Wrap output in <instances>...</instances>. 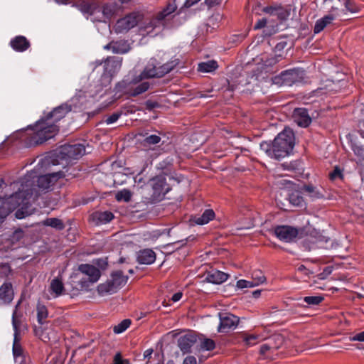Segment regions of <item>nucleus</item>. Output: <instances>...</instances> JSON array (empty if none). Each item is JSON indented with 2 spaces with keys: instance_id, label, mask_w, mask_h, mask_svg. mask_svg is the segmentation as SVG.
<instances>
[{
  "instance_id": "nucleus-64",
  "label": "nucleus",
  "mask_w": 364,
  "mask_h": 364,
  "mask_svg": "<svg viewBox=\"0 0 364 364\" xmlns=\"http://www.w3.org/2000/svg\"><path fill=\"white\" fill-rule=\"evenodd\" d=\"M152 353V349H147L146 350L144 351V356L145 358H149L151 355Z\"/></svg>"
},
{
  "instance_id": "nucleus-30",
  "label": "nucleus",
  "mask_w": 364,
  "mask_h": 364,
  "mask_svg": "<svg viewBox=\"0 0 364 364\" xmlns=\"http://www.w3.org/2000/svg\"><path fill=\"white\" fill-rule=\"evenodd\" d=\"M44 226L51 227L58 230H62L65 228V225L62 220L57 218H48L41 222Z\"/></svg>"
},
{
  "instance_id": "nucleus-27",
  "label": "nucleus",
  "mask_w": 364,
  "mask_h": 364,
  "mask_svg": "<svg viewBox=\"0 0 364 364\" xmlns=\"http://www.w3.org/2000/svg\"><path fill=\"white\" fill-rule=\"evenodd\" d=\"M113 53L117 54H124L128 53L131 47L126 40L112 41Z\"/></svg>"
},
{
  "instance_id": "nucleus-23",
  "label": "nucleus",
  "mask_w": 364,
  "mask_h": 364,
  "mask_svg": "<svg viewBox=\"0 0 364 364\" xmlns=\"http://www.w3.org/2000/svg\"><path fill=\"white\" fill-rule=\"evenodd\" d=\"M196 342V337L191 334H186L178 340V345L183 353H189L191 347Z\"/></svg>"
},
{
  "instance_id": "nucleus-54",
  "label": "nucleus",
  "mask_w": 364,
  "mask_h": 364,
  "mask_svg": "<svg viewBox=\"0 0 364 364\" xmlns=\"http://www.w3.org/2000/svg\"><path fill=\"white\" fill-rule=\"evenodd\" d=\"M332 272V267H326L323 272H321V274H319L318 275V277L319 279H325L326 277H328V275H330Z\"/></svg>"
},
{
  "instance_id": "nucleus-5",
  "label": "nucleus",
  "mask_w": 364,
  "mask_h": 364,
  "mask_svg": "<svg viewBox=\"0 0 364 364\" xmlns=\"http://www.w3.org/2000/svg\"><path fill=\"white\" fill-rule=\"evenodd\" d=\"M111 277V280L100 284L97 287V291L100 294H113L116 292L119 287L124 286L128 280V277L124 276L123 272L121 270L112 272Z\"/></svg>"
},
{
  "instance_id": "nucleus-36",
  "label": "nucleus",
  "mask_w": 364,
  "mask_h": 364,
  "mask_svg": "<svg viewBox=\"0 0 364 364\" xmlns=\"http://www.w3.org/2000/svg\"><path fill=\"white\" fill-rule=\"evenodd\" d=\"M302 190L307 193L309 196L312 198H321L323 195L319 192V191L312 184L304 185L302 187Z\"/></svg>"
},
{
  "instance_id": "nucleus-10",
  "label": "nucleus",
  "mask_w": 364,
  "mask_h": 364,
  "mask_svg": "<svg viewBox=\"0 0 364 364\" xmlns=\"http://www.w3.org/2000/svg\"><path fill=\"white\" fill-rule=\"evenodd\" d=\"M220 323L218 327V331L220 333H227L232 329L236 328L239 324V317L229 312L218 314Z\"/></svg>"
},
{
  "instance_id": "nucleus-56",
  "label": "nucleus",
  "mask_w": 364,
  "mask_h": 364,
  "mask_svg": "<svg viewBox=\"0 0 364 364\" xmlns=\"http://www.w3.org/2000/svg\"><path fill=\"white\" fill-rule=\"evenodd\" d=\"M297 271L308 277L313 274V272L308 269L304 264L299 265L297 268Z\"/></svg>"
},
{
  "instance_id": "nucleus-37",
  "label": "nucleus",
  "mask_w": 364,
  "mask_h": 364,
  "mask_svg": "<svg viewBox=\"0 0 364 364\" xmlns=\"http://www.w3.org/2000/svg\"><path fill=\"white\" fill-rule=\"evenodd\" d=\"M38 322L43 324L48 317V310L45 305L38 304L36 307Z\"/></svg>"
},
{
  "instance_id": "nucleus-63",
  "label": "nucleus",
  "mask_w": 364,
  "mask_h": 364,
  "mask_svg": "<svg viewBox=\"0 0 364 364\" xmlns=\"http://www.w3.org/2000/svg\"><path fill=\"white\" fill-rule=\"evenodd\" d=\"M328 241V239L326 238L325 237H320L318 240L317 242L320 245L319 247H321V244L325 242L326 243Z\"/></svg>"
},
{
  "instance_id": "nucleus-40",
  "label": "nucleus",
  "mask_w": 364,
  "mask_h": 364,
  "mask_svg": "<svg viewBox=\"0 0 364 364\" xmlns=\"http://www.w3.org/2000/svg\"><path fill=\"white\" fill-rule=\"evenodd\" d=\"M80 11L83 14H87L90 16H95L98 13L100 14V9L90 4H82L80 6Z\"/></svg>"
},
{
  "instance_id": "nucleus-59",
  "label": "nucleus",
  "mask_w": 364,
  "mask_h": 364,
  "mask_svg": "<svg viewBox=\"0 0 364 364\" xmlns=\"http://www.w3.org/2000/svg\"><path fill=\"white\" fill-rule=\"evenodd\" d=\"M223 0H205V3L208 7H213L218 5L222 2Z\"/></svg>"
},
{
  "instance_id": "nucleus-28",
  "label": "nucleus",
  "mask_w": 364,
  "mask_h": 364,
  "mask_svg": "<svg viewBox=\"0 0 364 364\" xmlns=\"http://www.w3.org/2000/svg\"><path fill=\"white\" fill-rule=\"evenodd\" d=\"M176 8L177 6L174 2H168L166 6L156 16L159 18V20H160V21H162V23L165 26L166 18L172 13H173Z\"/></svg>"
},
{
  "instance_id": "nucleus-35",
  "label": "nucleus",
  "mask_w": 364,
  "mask_h": 364,
  "mask_svg": "<svg viewBox=\"0 0 364 364\" xmlns=\"http://www.w3.org/2000/svg\"><path fill=\"white\" fill-rule=\"evenodd\" d=\"M50 289L55 294V297H58L64 291V285L60 279L55 278L50 283Z\"/></svg>"
},
{
  "instance_id": "nucleus-44",
  "label": "nucleus",
  "mask_w": 364,
  "mask_h": 364,
  "mask_svg": "<svg viewBox=\"0 0 364 364\" xmlns=\"http://www.w3.org/2000/svg\"><path fill=\"white\" fill-rule=\"evenodd\" d=\"M324 298L322 296H309L304 298V301L309 306H316L323 301Z\"/></svg>"
},
{
  "instance_id": "nucleus-49",
  "label": "nucleus",
  "mask_w": 364,
  "mask_h": 364,
  "mask_svg": "<svg viewBox=\"0 0 364 364\" xmlns=\"http://www.w3.org/2000/svg\"><path fill=\"white\" fill-rule=\"evenodd\" d=\"M121 115H122L121 112H114L113 114H112L111 115H109V117H107L105 119V122L107 124H111L112 123H114L115 122H117L118 120V119L121 117Z\"/></svg>"
},
{
  "instance_id": "nucleus-8",
  "label": "nucleus",
  "mask_w": 364,
  "mask_h": 364,
  "mask_svg": "<svg viewBox=\"0 0 364 364\" xmlns=\"http://www.w3.org/2000/svg\"><path fill=\"white\" fill-rule=\"evenodd\" d=\"M144 16L141 13L132 12L117 20L114 26V30L117 33H127L141 22Z\"/></svg>"
},
{
  "instance_id": "nucleus-50",
  "label": "nucleus",
  "mask_w": 364,
  "mask_h": 364,
  "mask_svg": "<svg viewBox=\"0 0 364 364\" xmlns=\"http://www.w3.org/2000/svg\"><path fill=\"white\" fill-rule=\"evenodd\" d=\"M352 149L356 156L364 159V148L362 146L354 144L352 145Z\"/></svg>"
},
{
  "instance_id": "nucleus-17",
  "label": "nucleus",
  "mask_w": 364,
  "mask_h": 364,
  "mask_svg": "<svg viewBox=\"0 0 364 364\" xmlns=\"http://www.w3.org/2000/svg\"><path fill=\"white\" fill-rule=\"evenodd\" d=\"M14 297V291L11 282H4L0 287V304H9Z\"/></svg>"
},
{
  "instance_id": "nucleus-6",
  "label": "nucleus",
  "mask_w": 364,
  "mask_h": 364,
  "mask_svg": "<svg viewBox=\"0 0 364 364\" xmlns=\"http://www.w3.org/2000/svg\"><path fill=\"white\" fill-rule=\"evenodd\" d=\"M149 186L151 188V194L149 198L151 203L161 200L170 190L166 178L162 176H158L151 179Z\"/></svg>"
},
{
  "instance_id": "nucleus-22",
  "label": "nucleus",
  "mask_w": 364,
  "mask_h": 364,
  "mask_svg": "<svg viewBox=\"0 0 364 364\" xmlns=\"http://www.w3.org/2000/svg\"><path fill=\"white\" fill-rule=\"evenodd\" d=\"M156 260V253L151 249H143L136 253V261L141 264H151Z\"/></svg>"
},
{
  "instance_id": "nucleus-62",
  "label": "nucleus",
  "mask_w": 364,
  "mask_h": 364,
  "mask_svg": "<svg viewBox=\"0 0 364 364\" xmlns=\"http://www.w3.org/2000/svg\"><path fill=\"white\" fill-rule=\"evenodd\" d=\"M359 133L360 136L364 138V122L359 123Z\"/></svg>"
},
{
  "instance_id": "nucleus-29",
  "label": "nucleus",
  "mask_w": 364,
  "mask_h": 364,
  "mask_svg": "<svg viewBox=\"0 0 364 364\" xmlns=\"http://www.w3.org/2000/svg\"><path fill=\"white\" fill-rule=\"evenodd\" d=\"M92 217L94 220H97V223L106 224L114 218V215L110 211H103L95 213Z\"/></svg>"
},
{
  "instance_id": "nucleus-15",
  "label": "nucleus",
  "mask_w": 364,
  "mask_h": 364,
  "mask_svg": "<svg viewBox=\"0 0 364 364\" xmlns=\"http://www.w3.org/2000/svg\"><path fill=\"white\" fill-rule=\"evenodd\" d=\"M293 119L301 127H307L311 123V118L306 108H296L293 112Z\"/></svg>"
},
{
  "instance_id": "nucleus-16",
  "label": "nucleus",
  "mask_w": 364,
  "mask_h": 364,
  "mask_svg": "<svg viewBox=\"0 0 364 364\" xmlns=\"http://www.w3.org/2000/svg\"><path fill=\"white\" fill-rule=\"evenodd\" d=\"M160 132L155 131L154 134H149L146 131H143L138 133V136H142L144 139L141 141V144L144 146L151 148L152 146L159 144L161 141Z\"/></svg>"
},
{
  "instance_id": "nucleus-20",
  "label": "nucleus",
  "mask_w": 364,
  "mask_h": 364,
  "mask_svg": "<svg viewBox=\"0 0 364 364\" xmlns=\"http://www.w3.org/2000/svg\"><path fill=\"white\" fill-rule=\"evenodd\" d=\"M229 277V274L215 269L207 272L205 280L214 284H220L225 282Z\"/></svg>"
},
{
  "instance_id": "nucleus-52",
  "label": "nucleus",
  "mask_w": 364,
  "mask_h": 364,
  "mask_svg": "<svg viewBox=\"0 0 364 364\" xmlns=\"http://www.w3.org/2000/svg\"><path fill=\"white\" fill-rule=\"evenodd\" d=\"M145 107L147 110L151 111L156 107H159V105L157 102L147 100L145 102Z\"/></svg>"
},
{
  "instance_id": "nucleus-38",
  "label": "nucleus",
  "mask_w": 364,
  "mask_h": 364,
  "mask_svg": "<svg viewBox=\"0 0 364 364\" xmlns=\"http://www.w3.org/2000/svg\"><path fill=\"white\" fill-rule=\"evenodd\" d=\"M21 315L14 311L12 314V326L14 330V336L18 337L19 327L21 324Z\"/></svg>"
},
{
  "instance_id": "nucleus-26",
  "label": "nucleus",
  "mask_w": 364,
  "mask_h": 364,
  "mask_svg": "<svg viewBox=\"0 0 364 364\" xmlns=\"http://www.w3.org/2000/svg\"><path fill=\"white\" fill-rule=\"evenodd\" d=\"M334 20V16L331 14L326 15L323 18L316 21L314 33H319L321 32L328 24Z\"/></svg>"
},
{
  "instance_id": "nucleus-41",
  "label": "nucleus",
  "mask_w": 364,
  "mask_h": 364,
  "mask_svg": "<svg viewBox=\"0 0 364 364\" xmlns=\"http://www.w3.org/2000/svg\"><path fill=\"white\" fill-rule=\"evenodd\" d=\"M252 281L256 287L263 284L266 281V277L261 270L257 269L253 271L252 274Z\"/></svg>"
},
{
  "instance_id": "nucleus-57",
  "label": "nucleus",
  "mask_w": 364,
  "mask_h": 364,
  "mask_svg": "<svg viewBox=\"0 0 364 364\" xmlns=\"http://www.w3.org/2000/svg\"><path fill=\"white\" fill-rule=\"evenodd\" d=\"M15 363L17 364H27L26 363V358L25 355H17L16 357H14Z\"/></svg>"
},
{
  "instance_id": "nucleus-1",
  "label": "nucleus",
  "mask_w": 364,
  "mask_h": 364,
  "mask_svg": "<svg viewBox=\"0 0 364 364\" xmlns=\"http://www.w3.org/2000/svg\"><path fill=\"white\" fill-rule=\"evenodd\" d=\"M71 109V105L63 103L37 121L33 127H28L27 129L31 130V133L27 136V145L32 146L41 144L55 136L59 131L56 123L64 118Z\"/></svg>"
},
{
  "instance_id": "nucleus-7",
  "label": "nucleus",
  "mask_w": 364,
  "mask_h": 364,
  "mask_svg": "<svg viewBox=\"0 0 364 364\" xmlns=\"http://www.w3.org/2000/svg\"><path fill=\"white\" fill-rule=\"evenodd\" d=\"M305 78L304 70L295 68L283 71L280 75L275 76L274 82L284 86H292L301 83Z\"/></svg>"
},
{
  "instance_id": "nucleus-11",
  "label": "nucleus",
  "mask_w": 364,
  "mask_h": 364,
  "mask_svg": "<svg viewBox=\"0 0 364 364\" xmlns=\"http://www.w3.org/2000/svg\"><path fill=\"white\" fill-rule=\"evenodd\" d=\"M65 177L63 171L40 176L37 180V186L41 191L48 192L52 190L57 181Z\"/></svg>"
},
{
  "instance_id": "nucleus-14",
  "label": "nucleus",
  "mask_w": 364,
  "mask_h": 364,
  "mask_svg": "<svg viewBox=\"0 0 364 364\" xmlns=\"http://www.w3.org/2000/svg\"><path fill=\"white\" fill-rule=\"evenodd\" d=\"M165 26L162 23V21H160L159 18L155 16L151 19H149L147 22H144L139 26V32L141 35L145 36L150 34L154 30H161Z\"/></svg>"
},
{
  "instance_id": "nucleus-19",
  "label": "nucleus",
  "mask_w": 364,
  "mask_h": 364,
  "mask_svg": "<svg viewBox=\"0 0 364 364\" xmlns=\"http://www.w3.org/2000/svg\"><path fill=\"white\" fill-rule=\"evenodd\" d=\"M9 45L14 50L19 53L27 50L31 46L29 41L23 36H15L10 41Z\"/></svg>"
},
{
  "instance_id": "nucleus-61",
  "label": "nucleus",
  "mask_w": 364,
  "mask_h": 364,
  "mask_svg": "<svg viewBox=\"0 0 364 364\" xmlns=\"http://www.w3.org/2000/svg\"><path fill=\"white\" fill-rule=\"evenodd\" d=\"M182 296L183 294L181 292H176L172 296L171 301L173 302L178 301L181 299Z\"/></svg>"
},
{
  "instance_id": "nucleus-32",
  "label": "nucleus",
  "mask_w": 364,
  "mask_h": 364,
  "mask_svg": "<svg viewBox=\"0 0 364 364\" xmlns=\"http://www.w3.org/2000/svg\"><path fill=\"white\" fill-rule=\"evenodd\" d=\"M289 203L295 207H303L305 205L304 200L299 191H293L289 194Z\"/></svg>"
},
{
  "instance_id": "nucleus-3",
  "label": "nucleus",
  "mask_w": 364,
  "mask_h": 364,
  "mask_svg": "<svg viewBox=\"0 0 364 364\" xmlns=\"http://www.w3.org/2000/svg\"><path fill=\"white\" fill-rule=\"evenodd\" d=\"M181 63V60L176 56L172 57L169 60L161 63L156 58H151L144 68V70L135 77V82H140L144 79L161 77L171 73Z\"/></svg>"
},
{
  "instance_id": "nucleus-31",
  "label": "nucleus",
  "mask_w": 364,
  "mask_h": 364,
  "mask_svg": "<svg viewBox=\"0 0 364 364\" xmlns=\"http://www.w3.org/2000/svg\"><path fill=\"white\" fill-rule=\"evenodd\" d=\"M218 63L215 60L202 62L198 65V71L200 73H211L218 68Z\"/></svg>"
},
{
  "instance_id": "nucleus-12",
  "label": "nucleus",
  "mask_w": 364,
  "mask_h": 364,
  "mask_svg": "<svg viewBox=\"0 0 364 364\" xmlns=\"http://www.w3.org/2000/svg\"><path fill=\"white\" fill-rule=\"evenodd\" d=\"M274 232L277 238L287 242H291L298 235V230L288 225H280L274 228Z\"/></svg>"
},
{
  "instance_id": "nucleus-43",
  "label": "nucleus",
  "mask_w": 364,
  "mask_h": 364,
  "mask_svg": "<svg viewBox=\"0 0 364 364\" xmlns=\"http://www.w3.org/2000/svg\"><path fill=\"white\" fill-rule=\"evenodd\" d=\"M12 350L14 357L25 355L23 349L20 343L19 337L14 336Z\"/></svg>"
},
{
  "instance_id": "nucleus-39",
  "label": "nucleus",
  "mask_w": 364,
  "mask_h": 364,
  "mask_svg": "<svg viewBox=\"0 0 364 364\" xmlns=\"http://www.w3.org/2000/svg\"><path fill=\"white\" fill-rule=\"evenodd\" d=\"M132 193L126 188L119 191L115 194V199L117 201L129 202L131 200Z\"/></svg>"
},
{
  "instance_id": "nucleus-53",
  "label": "nucleus",
  "mask_w": 364,
  "mask_h": 364,
  "mask_svg": "<svg viewBox=\"0 0 364 364\" xmlns=\"http://www.w3.org/2000/svg\"><path fill=\"white\" fill-rule=\"evenodd\" d=\"M266 24H267V19L264 18H260L256 22L255 25L254 26V29H255V30L261 29V28H264L266 26Z\"/></svg>"
},
{
  "instance_id": "nucleus-9",
  "label": "nucleus",
  "mask_w": 364,
  "mask_h": 364,
  "mask_svg": "<svg viewBox=\"0 0 364 364\" xmlns=\"http://www.w3.org/2000/svg\"><path fill=\"white\" fill-rule=\"evenodd\" d=\"M78 270L83 274L88 276V279L82 278L80 281V288L82 289H87L95 282H97L100 276V271L95 266L89 264H82L79 265Z\"/></svg>"
},
{
  "instance_id": "nucleus-51",
  "label": "nucleus",
  "mask_w": 364,
  "mask_h": 364,
  "mask_svg": "<svg viewBox=\"0 0 364 364\" xmlns=\"http://www.w3.org/2000/svg\"><path fill=\"white\" fill-rule=\"evenodd\" d=\"M9 213L10 211L4 205L0 206V219L1 221L4 222Z\"/></svg>"
},
{
  "instance_id": "nucleus-25",
  "label": "nucleus",
  "mask_w": 364,
  "mask_h": 364,
  "mask_svg": "<svg viewBox=\"0 0 364 364\" xmlns=\"http://www.w3.org/2000/svg\"><path fill=\"white\" fill-rule=\"evenodd\" d=\"M116 12V4H106L103 6L102 9H100V14L102 17L98 18H93V21H97V22H105L106 20H109Z\"/></svg>"
},
{
  "instance_id": "nucleus-45",
  "label": "nucleus",
  "mask_w": 364,
  "mask_h": 364,
  "mask_svg": "<svg viewBox=\"0 0 364 364\" xmlns=\"http://www.w3.org/2000/svg\"><path fill=\"white\" fill-rule=\"evenodd\" d=\"M200 348L205 350H212L215 348V343L210 338H205L200 342Z\"/></svg>"
},
{
  "instance_id": "nucleus-18",
  "label": "nucleus",
  "mask_w": 364,
  "mask_h": 364,
  "mask_svg": "<svg viewBox=\"0 0 364 364\" xmlns=\"http://www.w3.org/2000/svg\"><path fill=\"white\" fill-rule=\"evenodd\" d=\"M95 68L97 67L103 65L105 73L104 74H111L112 73H114L117 70H119L122 65V60H117L114 58H109L105 62L101 60H96L95 63Z\"/></svg>"
},
{
  "instance_id": "nucleus-46",
  "label": "nucleus",
  "mask_w": 364,
  "mask_h": 364,
  "mask_svg": "<svg viewBox=\"0 0 364 364\" xmlns=\"http://www.w3.org/2000/svg\"><path fill=\"white\" fill-rule=\"evenodd\" d=\"M329 178L332 181L336 180H343V175L342 170L338 166H336L333 171L329 173Z\"/></svg>"
},
{
  "instance_id": "nucleus-47",
  "label": "nucleus",
  "mask_w": 364,
  "mask_h": 364,
  "mask_svg": "<svg viewBox=\"0 0 364 364\" xmlns=\"http://www.w3.org/2000/svg\"><path fill=\"white\" fill-rule=\"evenodd\" d=\"M344 6L346 9L351 13H357L360 10L359 6L355 4L354 0L347 1Z\"/></svg>"
},
{
  "instance_id": "nucleus-42",
  "label": "nucleus",
  "mask_w": 364,
  "mask_h": 364,
  "mask_svg": "<svg viewBox=\"0 0 364 364\" xmlns=\"http://www.w3.org/2000/svg\"><path fill=\"white\" fill-rule=\"evenodd\" d=\"M130 319H124L119 323L113 327V331L116 334H119L125 331L131 325Z\"/></svg>"
},
{
  "instance_id": "nucleus-60",
  "label": "nucleus",
  "mask_w": 364,
  "mask_h": 364,
  "mask_svg": "<svg viewBox=\"0 0 364 364\" xmlns=\"http://www.w3.org/2000/svg\"><path fill=\"white\" fill-rule=\"evenodd\" d=\"M352 340L364 342V331H362V332H360V333L355 334L352 338Z\"/></svg>"
},
{
  "instance_id": "nucleus-24",
  "label": "nucleus",
  "mask_w": 364,
  "mask_h": 364,
  "mask_svg": "<svg viewBox=\"0 0 364 364\" xmlns=\"http://www.w3.org/2000/svg\"><path fill=\"white\" fill-rule=\"evenodd\" d=\"M101 83L100 85H97L95 86L96 90L93 94H92V97H95L100 95L102 97L107 91L110 88L111 83V77L109 75L103 74L100 79Z\"/></svg>"
},
{
  "instance_id": "nucleus-48",
  "label": "nucleus",
  "mask_w": 364,
  "mask_h": 364,
  "mask_svg": "<svg viewBox=\"0 0 364 364\" xmlns=\"http://www.w3.org/2000/svg\"><path fill=\"white\" fill-rule=\"evenodd\" d=\"M236 286L239 289L251 288L255 287L253 282L245 279H240L237 282Z\"/></svg>"
},
{
  "instance_id": "nucleus-33",
  "label": "nucleus",
  "mask_w": 364,
  "mask_h": 364,
  "mask_svg": "<svg viewBox=\"0 0 364 364\" xmlns=\"http://www.w3.org/2000/svg\"><path fill=\"white\" fill-rule=\"evenodd\" d=\"M215 217V213L212 209L205 210L203 213L195 219V222L198 225H205L208 223Z\"/></svg>"
},
{
  "instance_id": "nucleus-58",
  "label": "nucleus",
  "mask_w": 364,
  "mask_h": 364,
  "mask_svg": "<svg viewBox=\"0 0 364 364\" xmlns=\"http://www.w3.org/2000/svg\"><path fill=\"white\" fill-rule=\"evenodd\" d=\"M183 364H197L196 358L193 355L187 356L183 360Z\"/></svg>"
},
{
  "instance_id": "nucleus-13",
  "label": "nucleus",
  "mask_w": 364,
  "mask_h": 364,
  "mask_svg": "<svg viewBox=\"0 0 364 364\" xmlns=\"http://www.w3.org/2000/svg\"><path fill=\"white\" fill-rule=\"evenodd\" d=\"M85 152V147L81 144H65L61 150L63 154L72 159H77L82 156Z\"/></svg>"
},
{
  "instance_id": "nucleus-4",
  "label": "nucleus",
  "mask_w": 364,
  "mask_h": 364,
  "mask_svg": "<svg viewBox=\"0 0 364 364\" xmlns=\"http://www.w3.org/2000/svg\"><path fill=\"white\" fill-rule=\"evenodd\" d=\"M135 77L132 80L124 79L119 82L115 86V90L117 92L127 93L132 97L138 96L146 91L150 87V83L149 82H142L135 87L133 85L138 84L135 82Z\"/></svg>"
},
{
  "instance_id": "nucleus-34",
  "label": "nucleus",
  "mask_w": 364,
  "mask_h": 364,
  "mask_svg": "<svg viewBox=\"0 0 364 364\" xmlns=\"http://www.w3.org/2000/svg\"><path fill=\"white\" fill-rule=\"evenodd\" d=\"M264 338L259 335L256 333L247 334L244 333L242 335V341L245 342L247 346H254L261 341H262Z\"/></svg>"
},
{
  "instance_id": "nucleus-55",
  "label": "nucleus",
  "mask_w": 364,
  "mask_h": 364,
  "mask_svg": "<svg viewBox=\"0 0 364 364\" xmlns=\"http://www.w3.org/2000/svg\"><path fill=\"white\" fill-rule=\"evenodd\" d=\"M273 348H277V347L272 346L269 343L263 344L260 346V353L264 355L267 351Z\"/></svg>"
},
{
  "instance_id": "nucleus-2",
  "label": "nucleus",
  "mask_w": 364,
  "mask_h": 364,
  "mask_svg": "<svg viewBox=\"0 0 364 364\" xmlns=\"http://www.w3.org/2000/svg\"><path fill=\"white\" fill-rule=\"evenodd\" d=\"M295 144V137L290 128H285L274 139L273 142L262 141L260 149L268 156L279 159L290 154Z\"/></svg>"
},
{
  "instance_id": "nucleus-21",
  "label": "nucleus",
  "mask_w": 364,
  "mask_h": 364,
  "mask_svg": "<svg viewBox=\"0 0 364 364\" xmlns=\"http://www.w3.org/2000/svg\"><path fill=\"white\" fill-rule=\"evenodd\" d=\"M28 195H29V193L26 194L25 193L21 192V191H20L18 193H16L14 195H13V197L15 198L16 199H20V198H23L22 201L21 203H18V205H22V207L21 208L18 209L15 213L16 217L18 219L24 218L31 214V212L27 210L28 202L26 201L27 200V196H28Z\"/></svg>"
}]
</instances>
